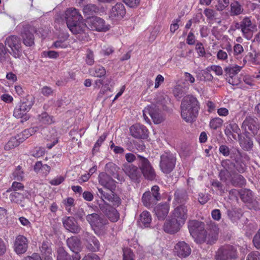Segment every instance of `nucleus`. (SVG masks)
<instances>
[{
	"instance_id": "7ed1b4c3",
	"label": "nucleus",
	"mask_w": 260,
	"mask_h": 260,
	"mask_svg": "<svg viewBox=\"0 0 260 260\" xmlns=\"http://www.w3.org/2000/svg\"><path fill=\"white\" fill-rule=\"evenodd\" d=\"M5 45L10 49V53L15 58H20L22 54L20 38L15 35L8 37L5 40Z\"/></svg>"
},
{
	"instance_id": "13d9d810",
	"label": "nucleus",
	"mask_w": 260,
	"mask_h": 260,
	"mask_svg": "<svg viewBox=\"0 0 260 260\" xmlns=\"http://www.w3.org/2000/svg\"><path fill=\"white\" fill-rule=\"evenodd\" d=\"M229 4V0H219L218 4L216 6L217 9L218 11H222Z\"/></svg>"
},
{
	"instance_id": "603ef678",
	"label": "nucleus",
	"mask_w": 260,
	"mask_h": 260,
	"mask_svg": "<svg viewBox=\"0 0 260 260\" xmlns=\"http://www.w3.org/2000/svg\"><path fill=\"white\" fill-rule=\"evenodd\" d=\"M63 204L66 210L70 212L71 208L74 206V200L72 198H68L64 200Z\"/></svg>"
},
{
	"instance_id": "2eb2a0df",
	"label": "nucleus",
	"mask_w": 260,
	"mask_h": 260,
	"mask_svg": "<svg viewBox=\"0 0 260 260\" xmlns=\"http://www.w3.org/2000/svg\"><path fill=\"white\" fill-rule=\"evenodd\" d=\"M122 170L125 174L133 180H137L141 177L139 168L133 164H124Z\"/></svg>"
},
{
	"instance_id": "a19ab883",
	"label": "nucleus",
	"mask_w": 260,
	"mask_h": 260,
	"mask_svg": "<svg viewBox=\"0 0 260 260\" xmlns=\"http://www.w3.org/2000/svg\"><path fill=\"white\" fill-rule=\"evenodd\" d=\"M13 178L18 181H22L24 178V173L20 166L14 170L12 173Z\"/></svg>"
},
{
	"instance_id": "cd10ccee",
	"label": "nucleus",
	"mask_w": 260,
	"mask_h": 260,
	"mask_svg": "<svg viewBox=\"0 0 260 260\" xmlns=\"http://www.w3.org/2000/svg\"><path fill=\"white\" fill-rule=\"evenodd\" d=\"M169 209V205L167 203H164L156 206L154 208V211L159 220H164L167 216Z\"/></svg>"
},
{
	"instance_id": "6e6d98bb",
	"label": "nucleus",
	"mask_w": 260,
	"mask_h": 260,
	"mask_svg": "<svg viewBox=\"0 0 260 260\" xmlns=\"http://www.w3.org/2000/svg\"><path fill=\"white\" fill-rule=\"evenodd\" d=\"M64 177L62 176H57L49 181L52 185H58L64 180Z\"/></svg>"
},
{
	"instance_id": "680f3d73",
	"label": "nucleus",
	"mask_w": 260,
	"mask_h": 260,
	"mask_svg": "<svg viewBox=\"0 0 260 260\" xmlns=\"http://www.w3.org/2000/svg\"><path fill=\"white\" fill-rule=\"evenodd\" d=\"M246 260H260V253L258 251L250 252L247 255Z\"/></svg>"
},
{
	"instance_id": "aec40b11",
	"label": "nucleus",
	"mask_w": 260,
	"mask_h": 260,
	"mask_svg": "<svg viewBox=\"0 0 260 260\" xmlns=\"http://www.w3.org/2000/svg\"><path fill=\"white\" fill-rule=\"evenodd\" d=\"M174 251L179 257H186L190 255L191 249L185 242L180 241L175 246Z\"/></svg>"
},
{
	"instance_id": "a211bd4d",
	"label": "nucleus",
	"mask_w": 260,
	"mask_h": 260,
	"mask_svg": "<svg viewBox=\"0 0 260 260\" xmlns=\"http://www.w3.org/2000/svg\"><path fill=\"white\" fill-rule=\"evenodd\" d=\"M64 17L67 25L77 20H82L83 17L75 8H70L66 10Z\"/></svg>"
},
{
	"instance_id": "8fccbe9b",
	"label": "nucleus",
	"mask_w": 260,
	"mask_h": 260,
	"mask_svg": "<svg viewBox=\"0 0 260 260\" xmlns=\"http://www.w3.org/2000/svg\"><path fill=\"white\" fill-rule=\"evenodd\" d=\"M85 61L87 64L91 66L94 62V54L92 51L88 50L87 51Z\"/></svg>"
},
{
	"instance_id": "a18cd8bd",
	"label": "nucleus",
	"mask_w": 260,
	"mask_h": 260,
	"mask_svg": "<svg viewBox=\"0 0 260 260\" xmlns=\"http://www.w3.org/2000/svg\"><path fill=\"white\" fill-rule=\"evenodd\" d=\"M252 197V192L250 190H243L241 192V198L244 202H250Z\"/></svg>"
},
{
	"instance_id": "ddd939ff",
	"label": "nucleus",
	"mask_w": 260,
	"mask_h": 260,
	"mask_svg": "<svg viewBox=\"0 0 260 260\" xmlns=\"http://www.w3.org/2000/svg\"><path fill=\"white\" fill-rule=\"evenodd\" d=\"M183 225L171 216L167 219L164 224V230L169 234H174L179 231Z\"/></svg>"
},
{
	"instance_id": "2f4dec72",
	"label": "nucleus",
	"mask_w": 260,
	"mask_h": 260,
	"mask_svg": "<svg viewBox=\"0 0 260 260\" xmlns=\"http://www.w3.org/2000/svg\"><path fill=\"white\" fill-rule=\"evenodd\" d=\"M142 200L144 206L148 208L155 204L158 201L151 196L149 191L145 192L143 194Z\"/></svg>"
},
{
	"instance_id": "a878e982",
	"label": "nucleus",
	"mask_w": 260,
	"mask_h": 260,
	"mask_svg": "<svg viewBox=\"0 0 260 260\" xmlns=\"http://www.w3.org/2000/svg\"><path fill=\"white\" fill-rule=\"evenodd\" d=\"M101 209L110 221L116 222L118 220L119 215L117 211L114 208L108 204H106L103 208H101Z\"/></svg>"
},
{
	"instance_id": "c85d7f7f",
	"label": "nucleus",
	"mask_w": 260,
	"mask_h": 260,
	"mask_svg": "<svg viewBox=\"0 0 260 260\" xmlns=\"http://www.w3.org/2000/svg\"><path fill=\"white\" fill-rule=\"evenodd\" d=\"M67 244L73 252H79L81 249V242L78 237H71L67 240Z\"/></svg>"
},
{
	"instance_id": "dca6fc26",
	"label": "nucleus",
	"mask_w": 260,
	"mask_h": 260,
	"mask_svg": "<svg viewBox=\"0 0 260 260\" xmlns=\"http://www.w3.org/2000/svg\"><path fill=\"white\" fill-rule=\"evenodd\" d=\"M71 31L75 35L85 34L87 30L86 21L84 22L82 20H77L67 25Z\"/></svg>"
},
{
	"instance_id": "4c0bfd02",
	"label": "nucleus",
	"mask_w": 260,
	"mask_h": 260,
	"mask_svg": "<svg viewBox=\"0 0 260 260\" xmlns=\"http://www.w3.org/2000/svg\"><path fill=\"white\" fill-rule=\"evenodd\" d=\"M241 67L235 65L234 66H229L225 69L226 74L229 76L228 78L234 77L236 76L238 73L240 71Z\"/></svg>"
},
{
	"instance_id": "4468645a",
	"label": "nucleus",
	"mask_w": 260,
	"mask_h": 260,
	"mask_svg": "<svg viewBox=\"0 0 260 260\" xmlns=\"http://www.w3.org/2000/svg\"><path fill=\"white\" fill-rule=\"evenodd\" d=\"M242 127L245 131H249L254 135L257 134L259 128L257 119L251 116L246 118L242 123Z\"/></svg>"
},
{
	"instance_id": "f8f14e48",
	"label": "nucleus",
	"mask_w": 260,
	"mask_h": 260,
	"mask_svg": "<svg viewBox=\"0 0 260 260\" xmlns=\"http://www.w3.org/2000/svg\"><path fill=\"white\" fill-rule=\"evenodd\" d=\"M86 220L96 234L98 231L102 229L107 223L106 220L95 213L88 214L86 216Z\"/></svg>"
},
{
	"instance_id": "5fc2aeb1",
	"label": "nucleus",
	"mask_w": 260,
	"mask_h": 260,
	"mask_svg": "<svg viewBox=\"0 0 260 260\" xmlns=\"http://www.w3.org/2000/svg\"><path fill=\"white\" fill-rule=\"evenodd\" d=\"M219 176L221 180L226 181L230 179L231 174L230 172L225 168L221 170L219 173Z\"/></svg>"
},
{
	"instance_id": "9b49d317",
	"label": "nucleus",
	"mask_w": 260,
	"mask_h": 260,
	"mask_svg": "<svg viewBox=\"0 0 260 260\" xmlns=\"http://www.w3.org/2000/svg\"><path fill=\"white\" fill-rule=\"evenodd\" d=\"M28 240L23 235H19L17 236L14 243V250L17 254L24 253L28 248Z\"/></svg>"
},
{
	"instance_id": "3c124183",
	"label": "nucleus",
	"mask_w": 260,
	"mask_h": 260,
	"mask_svg": "<svg viewBox=\"0 0 260 260\" xmlns=\"http://www.w3.org/2000/svg\"><path fill=\"white\" fill-rule=\"evenodd\" d=\"M134 254L130 249H123V260H134Z\"/></svg>"
},
{
	"instance_id": "f03ea898",
	"label": "nucleus",
	"mask_w": 260,
	"mask_h": 260,
	"mask_svg": "<svg viewBox=\"0 0 260 260\" xmlns=\"http://www.w3.org/2000/svg\"><path fill=\"white\" fill-rule=\"evenodd\" d=\"M199 109V103L197 98L192 95H187L181 102V117L187 122H192L196 119Z\"/></svg>"
},
{
	"instance_id": "f3484780",
	"label": "nucleus",
	"mask_w": 260,
	"mask_h": 260,
	"mask_svg": "<svg viewBox=\"0 0 260 260\" xmlns=\"http://www.w3.org/2000/svg\"><path fill=\"white\" fill-rule=\"evenodd\" d=\"M187 213L186 207L181 205L175 208L171 216L183 225L187 217Z\"/></svg>"
},
{
	"instance_id": "69168bd1",
	"label": "nucleus",
	"mask_w": 260,
	"mask_h": 260,
	"mask_svg": "<svg viewBox=\"0 0 260 260\" xmlns=\"http://www.w3.org/2000/svg\"><path fill=\"white\" fill-rule=\"evenodd\" d=\"M159 190V188L157 185L153 186L151 188L152 196L158 201L160 200V196L159 193L158 192Z\"/></svg>"
},
{
	"instance_id": "473e14b6",
	"label": "nucleus",
	"mask_w": 260,
	"mask_h": 260,
	"mask_svg": "<svg viewBox=\"0 0 260 260\" xmlns=\"http://www.w3.org/2000/svg\"><path fill=\"white\" fill-rule=\"evenodd\" d=\"M24 186L21 183L14 181L12 183L11 187H10L5 192L3 193V196L7 197L8 193L11 191L23 192V191H26V190H24Z\"/></svg>"
},
{
	"instance_id": "423d86ee",
	"label": "nucleus",
	"mask_w": 260,
	"mask_h": 260,
	"mask_svg": "<svg viewBox=\"0 0 260 260\" xmlns=\"http://www.w3.org/2000/svg\"><path fill=\"white\" fill-rule=\"evenodd\" d=\"M176 157L171 153L165 152L160 156L159 167L162 172L166 174L170 173L174 168L176 164Z\"/></svg>"
},
{
	"instance_id": "774afa93",
	"label": "nucleus",
	"mask_w": 260,
	"mask_h": 260,
	"mask_svg": "<svg viewBox=\"0 0 260 260\" xmlns=\"http://www.w3.org/2000/svg\"><path fill=\"white\" fill-rule=\"evenodd\" d=\"M57 260H70V259L67 253L63 249H60Z\"/></svg>"
},
{
	"instance_id": "9d476101",
	"label": "nucleus",
	"mask_w": 260,
	"mask_h": 260,
	"mask_svg": "<svg viewBox=\"0 0 260 260\" xmlns=\"http://www.w3.org/2000/svg\"><path fill=\"white\" fill-rule=\"evenodd\" d=\"M143 117L146 122H150V119L148 116H149L153 120L155 123H160L162 118L159 113V110L155 105L151 104L146 107L143 110Z\"/></svg>"
},
{
	"instance_id": "6e6552de",
	"label": "nucleus",
	"mask_w": 260,
	"mask_h": 260,
	"mask_svg": "<svg viewBox=\"0 0 260 260\" xmlns=\"http://www.w3.org/2000/svg\"><path fill=\"white\" fill-rule=\"evenodd\" d=\"M40 250L42 258L39 254L34 253L31 256L26 257L23 260H53V254L50 243L43 242L40 247Z\"/></svg>"
},
{
	"instance_id": "0eeeda50",
	"label": "nucleus",
	"mask_w": 260,
	"mask_h": 260,
	"mask_svg": "<svg viewBox=\"0 0 260 260\" xmlns=\"http://www.w3.org/2000/svg\"><path fill=\"white\" fill-rule=\"evenodd\" d=\"M236 251L233 246L225 245L221 246L216 251L215 260H235Z\"/></svg>"
},
{
	"instance_id": "6ab92c4d",
	"label": "nucleus",
	"mask_w": 260,
	"mask_h": 260,
	"mask_svg": "<svg viewBox=\"0 0 260 260\" xmlns=\"http://www.w3.org/2000/svg\"><path fill=\"white\" fill-rule=\"evenodd\" d=\"M125 13L124 5L121 3H117L110 10L109 17L112 19L120 20L123 18Z\"/></svg>"
},
{
	"instance_id": "052dcab7",
	"label": "nucleus",
	"mask_w": 260,
	"mask_h": 260,
	"mask_svg": "<svg viewBox=\"0 0 260 260\" xmlns=\"http://www.w3.org/2000/svg\"><path fill=\"white\" fill-rule=\"evenodd\" d=\"M44 153V149L39 147L35 148V149L32 151L31 155L35 157L38 158L43 155Z\"/></svg>"
},
{
	"instance_id": "ea45409f",
	"label": "nucleus",
	"mask_w": 260,
	"mask_h": 260,
	"mask_svg": "<svg viewBox=\"0 0 260 260\" xmlns=\"http://www.w3.org/2000/svg\"><path fill=\"white\" fill-rule=\"evenodd\" d=\"M13 115L17 118H24L25 120H27L29 118L27 113L20 106L15 108Z\"/></svg>"
},
{
	"instance_id": "338daca9",
	"label": "nucleus",
	"mask_w": 260,
	"mask_h": 260,
	"mask_svg": "<svg viewBox=\"0 0 260 260\" xmlns=\"http://www.w3.org/2000/svg\"><path fill=\"white\" fill-rule=\"evenodd\" d=\"M253 243L254 246L257 248H260V229L254 236L253 239Z\"/></svg>"
},
{
	"instance_id": "bb28decb",
	"label": "nucleus",
	"mask_w": 260,
	"mask_h": 260,
	"mask_svg": "<svg viewBox=\"0 0 260 260\" xmlns=\"http://www.w3.org/2000/svg\"><path fill=\"white\" fill-rule=\"evenodd\" d=\"M84 237L87 242L86 247L89 250L97 251L100 249V243L95 237L88 233H86Z\"/></svg>"
},
{
	"instance_id": "7c9ffc66",
	"label": "nucleus",
	"mask_w": 260,
	"mask_h": 260,
	"mask_svg": "<svg viewBox=\"0 0 260 260\" xmlns=\"http://www.w3.org/2000/svg\"><path fill=\"white\" fill-rule=\"evenodd\" d=\"M39 130L38 126H34L24 130L22 132L17 135V137L19 141L21 143L25 140L29 138L31 135L35 134Z\"/></svg>"
},
{
	"instance_id": "39448f33",
	"label": "nucleus",
	"mask_w": 260,
	"mask_h": 260,
	"mask_svg": "<svg viewBox=\"0 0 260 260\" xmlns=\"http://www.w3.org/2000/svg\"><path fill=\"white\" fill-rule=\"evenodd\" d=\"M87 29L99 32H106L110 29V26L105 21L99 17L93 16L86 19Z\"/></svg>"
},
{
	"instance_id": "b1692460",
	"label": "nucleus",
	"mask_w": 260,
	"mask_h": 260,
	"mask_svg": "<svg viewBox=\"0 0 260 260\" xmlns=\"http://www.w3.org/2000/svg\"><path fill=\"white\" fill-rule=\"evenodd\" d=\"M62 222L64 228L72 233H78L80 231V227L73 217H64L62 219Z\"/></svg>"
},
{
	"instance_id": "5701e85b",
	"label": "nucleus",
	"mask_w": 260,
	"mask_h": 260,
	"mask_svg": "<svg viewBox=\"0 0 260 260\" xmlns=\"http://www.w3.org/2000/svg\"><path fill=\"white\" fill-rule=\"evenodd\" d=\"M99 183L106 188L112 191L115 187V181L105 173H101L99 175Z\"/></svg>"
},
{
	"instance_id": "72a5a7b5",
	"label": "nucleus",
	"mask_w": 260,
	"mask_h": 260,
	"mask_svg": "<svg viewBox=\"0 0 260 260\" xmlns=\"http://www.w3.org/2000/svg\"><path fill=\"white\" fill-rule=\"evenodd\" d=\"M243 9L242 6L237 1L231 3L230 5V15L237 16L242 13Z\"/></svg>"
},
{
	"instance_id": "bf43d9fd",
	"label": "nucleus",
	"mask_w": 260,
	"mask_h": 260,
	"mask_svg": "<svg viewBox=\"0 0 260 260\" xmlns=\"http://www.w3.org/2000/svg\"><path fill=\"white\" fill-rule=\"evenodd\" d=\"M42 56L44 57H48L50 58H56L58 57V52L54 51H44L42 53Z\"/></svg>"
},
{
	"instance_id": "f704fd0d",
	"label": "nucleus",
	"mask_w": 260,
	"mask_h": 260,
	"mask_svg": "<svg viewBox=\"0 0 260 260\" xmlns=\"http://www.w3.org/2000/svg\"><path fill=\"white\" fill-rule=\"evenodd\" d=\"M21 142L17 136L11 137L4 146L5 150H10L18 146Z\"/></svg>"
},
{
	"instance_id": "e2e57ef3",
	"label": "nucleus",
	"mask_w": 260,
	"mask_h": 260,
	"mask_svg": "<svg viewBox=\"0 0 260 260\" xmlns=\"http://www.w3.org/2000/svg\"><path fill=\"white\" fill-rule=\"evenodd\" d=\"M196 49L200 56H204L205 54V50L203 44L201 43H198L196 44Z\"/></svg>"
},
{
	"instance_id": "393cba45",
	"label": "nucleus",
	"mask_w": 260,
	"mask_h": 260,
	"mask_svg": "<svg viewBox=\"0 0 260 260\" xmlns=\"http://www.w3.org/2000/svg\"><path fill=\"white\" fill-rule=\"evenodd\" d=\"M30 196L29 193L27 191L23 192H12L8 193L7 198H8L12 203L20 204L26 198H28Z\"/></svg>"
},
{
	"instance_id": "20e7f679",
	"label": "nucleus",
	"mask_w": 260,
	"mask_h": 260,
	"mask_svg": "<svg viewBox=\"0 0 260 260\" xmlns=\"http://www.w3.org/2000/svg\"><path fill=\"white\" fill-rule=\"evenodd\" d=\"M139 161L138 164L139 168L141 175L147 179L152 180L155 178V171L149 161L145 157L138 155Z\"/></svg>"
},
{
	"instance_id": "c9c22d12",
	"label": "nucleus",
	"mask_w": 260,
	"mask_h": 260,
	"mask_svg": "<svg viewBox=\"0 0 260 260\" xmlns=\"http://www.w3.org/2000/svg\"><path fill=\"white\" fill-rule=\"evenodd\" d=\"M34 104V98L31 96H27L26 99L22 102L20 106L27 113L31 108L32 106Z\"/></svg>"
},
{
	"instance_id": "412c9836",
	"label": "nucleus",
	"mask_w": 260,
	"mask_h": 260,
	"mask_svg": "<svg viewBox=\"0 0 260 260\" xmlns=\"http://www.w3.org/2000/svg\"><path fill=\"white\" fill-rule=\"evenodd\" d=\"M129 129L131 135L136 138L143 139L148 135V131L146 127L140 124L132 125Z\"/></svg>"
},
{
	"instance_id": "c756f323",
	"label": "nucleus",
	"mask_w": 260,
	"mask_h": 260,
	"mask_svg": "<svg viewBox=\"0 0 260 260\" xmlns=\"http://www.w3.org/2000/svg\"><path fill=\"white\" fill-rule=\"evenodd\" d=\"M151 216L148 211H143L140 215L138 224L142 228L148 227L151 222Z\"/></svg>"
},
{
	"instance_id": "79ce46f5",
	"label": "nucleus",
	"mask_w": 260,
	"mask_h": 260,
	"mask_svg": "<svg viewBox=\"0 0 260 260\" xmlns=\"http://www.w3.org/2000/svg\"><path fill=\"white\" fill-rule=\"evenodd\" d=\"M41 122L45 124H50L54 122L53 117L49 116L46 113H43L39 116Z\"/></svg>"
},
{
	"instance_id": "c03bdc74",
	"label": "nucleus",
	"mask_w": 260,
	"mask_h": 260,
	"mask_svg": "<svg viewBox=\"0 0 260 260\" xmlns=\"http://www.w3.org/2000/svg\"><path fill=\"white\" fill-rule=\"evenodd\" d=\"M98 9L95 5L93 4H88L86 5L83 8V13L85 14H92L93 13H96Z\"/></svg>"
},
{
	"instance_id": "864d4df0",
	"label": "nucleus",
	"mask_w": 260,
	"mask_h": 260,
	"mask_svg": "<svg viewBox=\"0 0 260 260\" xmlns=\"http://www.w3.org/2000/svg\"><path fill=\"white\" fill-rule=\"evenodd\" d=\"M250 61L255 64H260V54L256 53H250L249 54Z\"/></svg>"
},
{
	"instance_id": "1a4fd4ad",
	"label": "nucleus",
	"mask_w": 260,
	"mask_h": 260,
	"mask_svg": "<svg viewBox=\"0 0 260 260\" xmlns=\"http://www.w3.org/2000/svg\"><path fill=\"white\" fill-rule=\"evenodd\" d=\"M240 27L244 36L247 39L252 38L253 34L257 31V25L247 17H244L240 22Z\"/></svg>"
},
{
	"instance_id": "4be33fe9",
	"label": "nucleus",
	"mask_w": 260,
	"mask_h": 260,
	"mask_svg": "<svg viewBox=\"0 0 260 260\" xmlns=\"http://www.w3.org/2000/svg\"><path fill=\"white\" fill-rule=\"evenodd\" d=\"M36 30L34 27H24L23 31L21 33V36L23 40L24 44L26 46H31L34 44V37L33 33Z\"/></svg>"
},
{
	"instance_id": "58836bf2",
	"label": "nucleus",
	"mask_w": 260,
	"mask_h": 260,
	"mask_svg": "<svg viewBox=\"0 0 260 260\" xmlns=\"http://www.w3.org/2000/svg\"><path fill=\"white\" fill-rule=\"evenodd\" d=\"M50 135L47 136V140L48 141H50L51 142V144H47V147L49 149H51L53 146H54L58 142V139L57 138V133L55 129H52L50 132Z\"/></svg>"
},
{
	"instance_id": "4d7b16f0",
	"label": "nucleus",
	"mask_w": 260,
	"mask_h": 260,
	"mask_svg": "<svg viewBox=\"0 0 260 260\" xmlns=\"http://www.w3.org/2000/svg\"><path fill=\"white\" fill-rule=\"evenodd\" d=\"M207 69L209 71H212L214 72L218 76L221 75L223 73L222 68L219 66L213 65L208 67Z\"/></svg>"
},
{
	"instance_id": "37998d69",
	"label": "nucleus",
	"mask_w": 260,
	"mask_h": 260,
	"mask_svg": "<svg viewBox=\"0 0 260 260\" xmlns=\"http://www.w3.org/2000/svg\"><path fill=\"white\" fill-rule=\"evenodd\" d=\"M223 122L221 118L216 117L210 120L209 125L211 128L216 129L222 126Z\"/></svg>"
},
{
	"instance_id": "0e129e2a",
	"label": "nucleus",
	"mask_w": 260,
	"mask_h": 260,
	"mask_svg": "<svg viewBox=\"0 0 260 260\" xmlns=\"http://www.w3.org/2000/svg\"><path fill=\"white\" fill-rule=\"evenodd\" d=\"M209 200V196L208 194L200 193L199 194L198 201L202 205L206 203Z\"/></svg>"
},
{
	"instance_id": "e433bc0d",
	"label": "nucleus",
	"mask_w": 260,
	"mask_h": 260,
	"mask_svg": "<svg viewBox=\"0 0 260 260\" xmlns=\"http://www.w3.org/2000/svg\"><path fill=\"white\" fill-rule=\"evenodd\" d=\"M90 74L94 77H102L105 75L106 70L101 66H97L89 70Z\"/></svg>"
},
{
	"instance_id": "49530a36",
	"label": "nucleus",
	"mask_w": 260,
	"mask_h": 260,
	"mask_svg": "<svg viewBox=\"0 0 260 260\" xmlns=\"http://www.w3.org/2000/svg\"><path fill=\"white\" fill-rule=\"evenodd\" d=\"M232 129L233 132L238 133L239 128L236 124H230L225 128L224 132L225 134L228 136H230L232 135Z\"/></svg>"
},
{
	"instance_id": "09e8293b",
	"label": "nucleus",
	"mask_w": 260,
	"mask_h": 260,
	"mask_svg": "<svg viewBox=\"0 0 260 260\" xmlns=\"http://www.w3.org/2000/svg\"><path fill=\"white\" fill-rule=\"evenodd\" d=\"M99 191L98 196L103 200H107V201H111L112 199L111 195L105 191H104L103 189L98 188Z\"/></svg>"
},
{
	"instance_id": "f257e3e1",
	"label": "nucleus",
	"mask_w": 260,
	"mask_h": 260,
	"mask_svg": "<svg viewBox=\"0 0 260 260\" xmlns=\"http://www.w3.org/2000/svg\"><path fill=\"white\" fill-rule=\"evenodd\" d=\"M204 223L195 220L188 222V229L191 236L198 243L206 242L207 244L214 243L218 238L219 229L213 222L208 225L206 230H204Z\"/></svg>"
},
{
	"instance_id": "de8ad7c7",
	"label": "nucleus",
	"mask_w": 260,
	"mask_h": 260,
	"mask_svg": "<svg viewBox=\"0 0 260 260\" xmlns=\"http://www.w3.org/2000/svg\"><path fill=\"white\" fill-rule=\"evenodd\" d=\"M211 185L219 193L222 194L224 192V189L223 188L222 184L217 180H213L211 182Z\"/></svg>"
}]
</instances>
